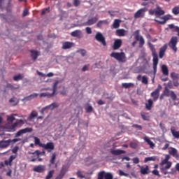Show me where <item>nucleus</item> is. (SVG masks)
<instances>
[{"label": "nucleus", "instance_id": "1", "mask_svg": "<svg viewBox=\"0 0 179 179\" xmlns=\"http://www.w3.org/2000/svg\"><path fill=\"white\" fill-rule=\"evenodd\" d=\"M35 145H39L40 148H43L45 150H47L48 153H52L55 150L54 143L49 142L48 143H42L38 137H35Z\"/></svg>", "mask_w": 179, "mask_h": 179}, {"label": "nucleus", "instance_id": "2", "mask_svg": "<svg viewBox=\"0 0 179 179\" xmlns=\"http://www.w3.org/2000/svg\"><path fill=\"white\" fill-rule=\"evenodd\" d=\"M150 49L152 52L153 71L154 73L155 74L157 73V66H158L159 62L158 54L156 52V50L152 45H150Z\"/></svg>", "mask_w": 179, "mask_h": 179}, {"label": "nucleus", "instance_id": "3", "mask_svg": "<svg viewBox=\"0 0 179 179\" xmlns=\"http://www.w3.org/2000/svg\"><path fill=\"white\" fill-rule=\"evenodd\" d=\"M110 57L120 62H127V56L124 52H113L110 54Z\"/></svg>", "mask_w": 179, "mask_h": 179}, {"label": "nucleus", "instance_id": "4", "mask_svg": "<svg viewBox=\"0 0 179 179\" xmlns=\"http://www.w3.org/2000/svg\"><path fill=\"white\" fill-rule=\"evenodd\" d=\"M59 85V81L56 80L54 84H53V87H52V94H49V93H42L40 94V98H43V97H52L54 96V94H55V92L57 91V86H58Z\"/></svg>", "mask_w": 179, "mask_h": 179}, {"label": "nucleus", "instance_id": "5", "mask_svg": "<svg viewBox=\"0 0 179 179\" xmlns=\"http://www.w3.org/2000/svg\"><path fill=\"white\" fill-rule=\"evenodd\" d=\"M139 29L136 30L134 33V38L136 41H138L140 45H143L145 44V39L143 36L139 34Z\"/></svg>", "mask_w": 179, "mask_h": 179}, {"label": "nucleus", "instance_id": "6", "mask_svg": "<svg viewBox=\"0 0 179 179\" xmlns=\"http://www.w3.org/2000/svg\"><path fill=\"white\" fill-rule=\"evenodd\" d=\"M23 124H24V122L22 120H17L15 123L10 126V130L15 131L17 128H20Z\"/></svg>", "mask_w": 179, "mask_h": 179}, {"label": "nucleus", "instance_id": "7", "mask_svg": "<svg viewBox=\"0 0 179 179\" xmlns=\"http://www.w3.org/2000/svg\"><path fill=\"white\" fill-rule=\"evenodd\" d=\"M162 94L166 96H170L173 101H176L177 100V96L174 93V92L173 91H169V90L167 87L164 88V90Z\"/></svg>", "mask_w": 179, "mask_h": 179}, {"label": "nucleus", "instance_id": "8", "mask_svg": "<svg viewBox=\"0 0 179 179\" xmlns=\"http://www.w3.org/2000/svg\"><path fill=\"white\" fill-rule=\"evenodd\" d=\"M162 85H159L155 91L151 92L150 96L153 98V101H156L159 99V92L162 90Z\"/></svg>", "mask_w": 179, "mask_h": 179}, {"label": "nucleus", "instance_id": "9", "mask_svg": "<svg viewBox=\"0 0 179 179\" xmlns=\"http://www.w3.org/2000/svg\"><path fill=\"white\" fill-rule=\"evenodd\" d=\"M95 39L96 41H99V43H101L103 45H107V43H106V38H104L103 34L100 32L96 33Z\"/></svg>", "mask_w": 179, "mask_h": 179}, {"label": "nucleus", "instance_id": "10", "mask_svg": "<svg viewBox=\"0 0 179 179\" xmlns=\"http://www.w3.org/2000/svg\"><path fill=\"white\" fill-rule=\"evenodd\" d=\"M147 9L146 8H141L134 14V18L135 19H139V17H145V13L146 12Z\"/></svg>", "mask_w": 179, "mask_h": 179}, {"label": "nucleus", "instance_id": "11", "mask_svg": "<svg viewBox=\"0 0 179 179\" xmlns=\"http://www.w3.org/2000/svg\"><path fill=\"white\" fill-rule=\"evenodd\" d=\"M169 150L168 151V153H169L171 156H173V158L176 159L177 160H179V154L176 148L171 147L169 148Z\"/></svg>", "mask_w": 179, "mask_h": 179}, {"label": "nucleus", "instance_id": "12", "mask_svg": "<svg viewBox=\"0 0 179 179\" xmlns=\"http://www.w3.org/2000/svg\"><path fill=\"white\" fill-rule=\"evenodd\" d=\"M97 20H99V17H93L90 19L86 22H84L83 24V26H92L93 24H95V23H97Z\"/></svg>", "mask_w": 179, "mask_h": 179}, {"label": "nucleus", "instance_id": "13", "mask_svg": "<svg viewBox=\"0 0 179 179\" xmlns=\"http://www.w3.org/2000/svg\"><path fill=\"white\" fill-rule=\"evenodd\" d=\"M33 131V129L31 127H27L25 129H20L19 131H17L15 137L21 136L23 134L31 133Z\"/></svg>", "mask_w": 179, "mask_h": 179}, {"label": "nucleus", "instance_id": "14", "mask_svg": "<svg viewBox=\"0 0 179 179\" xmlns=\"http://www.w3.org/2000/svg\"><path fill=\"white\" fill-rule=\"evenodd\" d=\"M58 107H59V105L57 103L54 102V103L50 104L49 106H47L46 107H43L42 108V110H41V114H43V113L47 109H50V110H52L53 109L57 108Z\"/></svg>", "mask_w": 179, "mask_h": 179}, {"label": "nucleus", "instance_id": "15", "mask_svg": "<svg viewBox=\"0 0 179 179\" xmlns=\"http://www.w3.org/2000/svg\"><path fill=\"white\" fill-rule=\"evenodd\" d=\"M137 166H138L140 169L141 174L147 175L150 173V169L148 165H145V166H141L140 164H137Z\"/></svg>", "mask_w": 179, "mask_h": 179}, {"label": "nucleus", "instance_id": "16", "mask_svg": "<svg viewBox=\"0 0 179 179\" xmlns=\"http://www.w3.org/2000/svg\"><path fill=\"white\" fill-rule=\"evenodd\" d=\"M30 57L34 60L36 61L38 59V57L40 56V52L36 50H29Z\"/></svg>", "mask_w": 179, "mask_h": 179}, {"label": "nucleus", "instance_id": "17", "mask_svg": "<svg viewBox=\"0 0 179 179\" xmlns=\"http://www.w3.org/2000/svg\"><path fill=\"white\" fill-rule=\"evenodd\" d=\"M34 172L42 173L45 171V168L44 165H38L33 169Z\"/></svg>", "mask_w": 179, "mask_h": 179}, {"label": "nucleus", "instance_id": "18", "mask_svg": "<svg viewBox=\"0 0 179 179\" xmlns=\"http://www.w3.org/2000/svg\"><path fill=\"white\" fill-rule=\"evenodd\" d=\"M71 35L72 37H76L77 38H83V32H82L80 30H75L71 32Z\"/></svg>", "mask_w": 179, "mask_h": 179}, {"label": "nucleus", "instance_id": "19", "mask_svg": "<svg viewBox=\"0 0 179 179\" xmlns=\"http://www.w3.org/2000/svg\"><path fill=\"white\" fill-rule=\"evenodd\" d=\"M16 156L15 155H11L10 156L8 160H5V162H3L5 166H12V165H13V161L15 159Z\"/></svg>", "mask_w": 179, "mask_h": 179}, {"label": "nucleus", "instance_id": "20", "mask_svg": "<svg viewBox=\"0 0 179 179\" xmlns=\"http://www.w3.org/2000/svg\"><path fill=\"white\" fill-rule=\"evenodd\" d=\"M165 12L162 9L161 7L157 6L156 8H155V16H163Z\"/></svg>", "mask_w": 179, "mask_h": 179}, {"label": "nucleus", "instance_id": "21", "mask_svg": "<svg viewBox=\"0 0 179 179\" xmlns=\"http://www.w3.org/2000/svg\"><path fill=\"white\" fill-rule=\"evenodd\" d=\"M110 153L113 155V156H120L121 155H124L127 153L126 151L122 150H110Z\"/></svg>", "mask_w": 179, "mask_h": 179}, {"label": "nucleus", "instance_id": "22", "mask_svg": "<svg viewBox=\"0 0 179 179\" xmlns=\"http://www.w3.org/2000/svg\"><path fill=\"white\" fill-rule=\"evenodd\" d=\"M10 145V141H0V149H6Z\"/></svg>", "mask_w": 179, "mask_h": 179}, {"label": "nucleus", "instance_id": "23", "mask_svg": "<svg viewBox=\"0 0 179 179\" xmlns=\"http://www.w3.org/2000/svg\"><path fill=\"white\" fill-rule=\"evenodd\" d=\"M143 140L147 143L148 145H150L151 149H153V148L155 147V144L152 143V141L148 136L143 137Z\"/></svg>", "mask_w": 179, "mask_h": 179}, {"label": "nucleus", "instance_id": "24", "mask_svg": "<svg viewBox=\"0 0 179 179\" xmlns=\"http://www.w3.org/2000/svg\"><path fill=\"white\" fill-rule=\"evenodd\" d=\"M38 115V114L36 110H33L32 112H31L29 117H27V121H31L35 117H37Z\"/></svg>", "mask_w": 179, "mask_h": 179}, {"label": "nucleus", "instance_id": "25", "mask_svg": "<svg viewBox=\"0 0 179 179\" xmlns=\"http://www.w3.org/2000/svg\"><path fill=\"white\" fill-rule=\"evenodd\" d=\"M66 173V170L65 169V167L62 168L59 175H58L56 178V179H62L64 176H65V174Z\"/></svg>", "mask_w": 179, "mask_h": 179}, {"label": "nucleus", "instance_id": "26", "mask_svg": "<svg viewBox=\"0 0 179 179\" xmlns=\"http://www.w3.org/2000/svg\"><path fill=\"white\" fill-rule=\"evenodd\" d=\"M122 87L124 89H129L131 87H134V84L132 83H123L122 84Z\"/></svg>", "mask_w": 179, "mask_h": 179}, {"label": "nucleus", "instance_id": "27", "mask_svg": "<svg viewBox=\"0 0 179 179\" xmlns=\"http://www.w3.org/2000/svg\"><path fill=\"white\" fill-rule=\"evenodd\" d=\"M162 21L155 20L157 23H159V24H166V22L169 19H170V15H165L162 17Z\"/></svg>", "mask_w": 179, "mask_h": 179}, {"label": "nucleus", "instance_id": "28", "mask_svg": "<svg viewBox=\"0 0 179 179\" xmlns=\"http://www.w3.org/2000/svg\"><path fill=\"white\" fill-rule=\"evenodd\" d=\"M153 106V101L151 99H148V103H145V108L148 110H151Z\"/></svg>", "mask_w": 179, "mask_h": 179}, {"label": "nucleus", "instance_id": "29", "mask_svg": "<svg viewBox=\"0 0 179 179\" xmlns=\"http://www.w3.org/2000/svg\"><path fill=\"white\" fill-rule=\"evenodd\" d=\"M125 33L126 31L123 29L116 30L117 36H119V37H124V36H125Z\"/></svg>", "mask_w": 179, "mask_h": 179}, {"label": "nucleus", "instance_id": "30", "mask_svg": "<svg viewBox=\"0 0 179 179\" xmlns=\"http://www.w3.org/2000/svg\"><path fill=\"white\" fill-rule=\"evenodd\" d=\"M56 158H57V154H56V152H53L52 154H51L50 159V164L51 165L55 164Z\"/></svg>", "mask_w": 179, "mask_h": 179}, {"label": "nucleus", "instance_id": "31", "mask_svg": "<svg viewBox=\"0 0 179 179\" xmlns=\"http://www.w3.org/2000/svg\"><path fill=\"white\" fill-rule=\"evenodd\" d=\"M161 69L164 76H169V69H167V66L166 65H162V66L161 67Z\"/></svg>", "mask_w": 179, "mask_h": 179}, {"label": "nucleus", "instance_id": "32", "mask_svg": "<svg viewBox=\"0 0 179 179\" xmlns=\"http://www.w3.org/2000/svg\"><path fill=\"white\" fill-rule=\"evenodd\" d=\"M166 50V46H163L162 48H160V50H159V58L160 59H162L163 57H164Z\"/></svg>", "mask_w": 179, "mask_h": 179}, {"label": "nucleus", "instance_id": "33", "mask_svg": "<svg viewBox=\"0 0 179 179\" xmlns=\"http://www.w3.org/2000/svg\"><path fill=\"white\" fill-rule=\"evenodd\" d=\"M171 133L176 139H179V131H176L173 129H171Z\"/></svg>", "mask_w": 179, "mask_h": 179}, {"label": "nucleus", "instance_id": "34", "mask_svg": "<svg viewBox=\"0 0 179 179\" xmlns=\"http://www.w3.org/2000/svg\"><path fill=\"white\" fill-rule=\"evenodd\" d=\"M178 42V39L177 38V36H173L169 42V44H171L172 45H177Z\"/></svg>", "mask_w": 179, "mask_h": 179}, {"label": "nucleus", "instance_id": "35", "mask_svg": "<svg viewBox=\"0 0 179 179\" xmlns=\"http://www.w3.org/2000/svg\"><path fill=\"white\" fill-rule=\"evenodd\" d=\"M120 23H121V20L118 19L115 20L113 24V29H118L120 27Z\"/></svg>", "mask_w": 179, "mask_h": 179}, {"label": "nucleus", "instance_id": "36", "mask_svg": "<svg viewBox=\"0 0 179 179\" xmlns=\"http://www.w3.org/2000/svg\"><path fill=\"white\" fill-rule=\"evenodd\" d=\"M169 29L173 30V31H176L179 34V27L178 26H174L173 24L169 25Z\"/></svg>", "mask_w": 179, "mask_h": 179}, {"label": "nucleus", "instance_id": "37", "mask_svg": "<svg viewBox=\"0 0 179 179\" xmlns=\"http://www.w3.org/2000/svg\"><path fill=\"white\" fill-rule=\"evenodd\" d=\"M141 116L142 117L143 120L149 121L150 120V115L148 113H143L141 114Z\"/></svg>", "mask_w": 179, "mask_h": 179}, {"label": "nucleus", "instance_id": "38", "mask_svg": "<svg viewBox=\"0 0 179 179\" xmlns=\"http://www.w3.org/2000/svg\"><path fill=\"white\" fill-rule=\"evenodd\" d=\"M171 78L173 80H178L179 79V74L176 73V72H173L171 73Z\"/></svg>", "mask_w": 179, "mask_h": 179}, {"label": "nucleus", "instance_id": "39", "mask_svg": "<svg viewBox=\"0 0 179 179\" xmlns=\"http://www.w3.org/2000/svg\"><path fill=\"white\" fill-rule=\"evenodd\" d=\"M106 173L105 171H101L98 173V178L97 179H103L105 178Z\"/></svg>", "mask_w": 179, "mask_h": 179}, {"label": "nucleus", "instance_id": "40", "mask_svg": "<svg viewBox=\"0 0 179 179\" xmlns=\"http://www.w3.org/2000/svg\"><path fill=\"white\" fill-rule=\"evenodd\" d=\"M150 161H156L155 157H149L144 159V163H148Z\"/></svg>", "mask_w": 179, "mask_h": 179}, {"label": "nucleus", "instance_id": "41", "mask_svg": "<svg viewBox=\"0 0 179 179\" xmlns=\"http://www.w3.org/2000/svg\"><path fill=\"white\" fill-rule=\"evenodd\" d=\"M23 78L21 74H18L17 76H13V80L15 82H18L19 80H21Z\"/></svg>", "mask_w": 179, "mask_h": 179}, {"label": "nucleus", "instance_id": "42", "mask_svg": "<svg viewBox=\"0 0 179 179\" xmlns=\"http://www.w3.org/2000/svg\"><path fill=\"white\" fill-rule=\"evenodd\" d=\"M54 174V170H51L48 173V175L46 176L45 179H51Z\"/></svg>", "mask_w": 179, "mask_h": 179}, {"label": "nucleus", "instance_id": "43", "mask_svg": "<svg viewBox=\"0 0 179 179\" xmlns=\"http://www.w3.org/2000/svg\"><path fill=\"white\" fill-rule=\"evenodd\" d=\"M172 13L173 15H178L179 14V6H176L172 9Z\"/></svg>", "mask_w": 179, "mask_h": 179}, {"label": "nucleus", "instance_id": "44", "mask_svg": "<svg viewBox=\"0 0 179 179\" xmlns=\"http://www.w3.org/2000/svg\"><path fill=\"white\" fill-rule=\"evenodd\" d=\"M142 83L143 85H148V78L145 76L142 77Z\"/></svg>", "mask_w": 179, "mask_h": 179}, {"label": "nucleus", "instance_id": "45", "mask_svg": "<svg viewBox=\"0 0 179 179\" xmlns=\"http://www.w3.org/2000/svg\"><path fill=\"white\" fill-rule=\"evenodd\" d=\"M104 23H107V20H100L96 24V27H101Z\"/></svg>", "mask_w": 179, "mask_h": 179}, {"label": "nucleus", "instance_id": "46", "mask_svg": "<svg viewBox=\"0 0 179 179\" xmlns=\"http://www.w3.org/2000/svg\"><path fill=\"white\" fill-rule=\"evenodd\" d=\"M104 179H113V175L108 172L106 173Z\"/></svg>", "mask_w": 179, "mask_h": 179}, {"label": "nucleus", "instance_id": "47", "mask_svg": "<svg viewBox=\"0 0 179 179\" xmlns=\"http://www.w3.org/2000/svg\"><path fill=\"white\" fill-rule=\"evenodd\" d=\"M167 170H168L167 169H164V168H161L160 169L161 173H162L164 175L171 174V173L167 171Z\"/></svg>", "mask_w": 179, "mask_h": 179}, {"label": "nucleus", "instance_id": "48", "mask_svg": "<svg viewBox=\"0 0 179 179\" xmlns=\"http://www.w3.org/2000/svg\"><path fill=\"white\" fill-rule=\"evenodd\" d=\"M15 120V117H14V115H11L7 117V121H8V122H13Z\"/></svg>", "mask_w": 179, "mask_h": 179}, {"label": "nucleus", "instance_id": "49", "mask_svg": "<svg viewBox=\"0 0 179 179\" xmlns=\"http://www.w3.org/2000/svg\"><path fill=\"white\" fill-rule=\"evenodd\" d=\"M122 41L121 39H116L114 42L113 45H122Z\"/></svg>", "mask_w": 179, "mask_h": 179}, {"label": "nucleus", "instance_id": "50", "mask_svg": "<svg viewBox=\"0 0 179 179\" xmlns=\"http://www.w3.org/2000/svg\"><path fill=\"white\" fill-rule=\"evenodd\" d=\"M169 163H171V162H169V160L164 159L162 160V162H161V163H160L159 165H160L161 166H164L165 164H169Z\"/></svg>", "mask_w": 179, "mask_h": 179}, {"label": "nucleus", "instance_id": "51", "mask_svg": "<svg viewBox=\"0 0 179 179\" xmlns=\"http://www.w3.org/2000/svg\"><path fill=\"white\" fill-rule=\"evenodd\" d=\"M85 111L87 113H91L92 112H93V107H92L91 106H89L88 107L85 108Z\"/></svg>", "mask_w": 179, "mask_h": 179}, {"label": "nucleus", "instance_id": "52", "mask_svg": "<svg viewBox=\"0 0 179 179\" xmlns=\"http://www.w3.org/2000/svg\"><path fill=\"white\" fill-rule=\"evenodd\" d=\"M119 174L120 176L129 177V173H127L122 170H119Z\"/></svg>", "mask_w": 179, "mask_h": 179}, {"label": "nucleus", "instance_id": "53", "mask_svg": "<svg viewBox=\"0 0 179 179\" xmlns=\"http://www.w3.org/2000/svg\"><path fill=\"white\" fill-rule=\"evenodd\" d=\"M132 127L138 129L139 131H142V129H143L142 126L138 125L137 124H133Z\"/></svg>", "mask_w": 179, "mask_h": 179}, {"label": "nucleus", "instance_id": "54", "mask_svg": "<svg viewBox=\"0 0 179 179\" xmlns=\"http://www.w3.org/2000/svg\"><path fill=\"white\" fill-rule=\"evenodd\" d=\"M6 87L11 90H15L16 88L14 87V85H11L10 83H7Z\"/></svg>", "mask_w": 179, "mask_h": 179}, {"label": "nucleus", "instance_id": "55", "mask_svg": "<svg viewBox=\"0 0 179 179\" xmlns=\"http://www.w3.org/2000/svg\"><path fill=\"white\" fill-rule=\"evenodd\" d=\"M20 141H21V138H15L13 140H11V139L7 140V141H10V143H15L16 142H19Z\"/></svg>", "mask_w": 179, "mask_h": 179}, {"label": "nucleus", "instance_id": "56", "mask_svg": "<svg viewBox=\"0 0 179 179\" xmlns=\"http://www.w3.org/2000/svg\"><path fill=\"white\" fill-rule=\"evenodd\" d=\"M132 161H133V163L134 164H139V162H140V160H139V158L138 157H134L133 159H132Z\"/></svg>", "mask_w": 179, "mask_h": 179}, {"label": "nucleus", "instance_id": "57", "mask_svg": "<svg viewBox=\"0 0 179 179\" xmlns=\"http://www.w3.org/2000/svg\"><path fill=\"white\" fill-rule=\"evenodd\" d=\"M77 176L80 178H85V176L83 174V173L80 171H77Z\"/></svg>", "mask_w": 179, "mask_h": 179}, {"label": "nucleus", "instance_id": "58", "mask_svg": "<svg viewBox=\"0 0 179 179\" xmlns=\"http://www.w3.org/2000/svg\"><path fill=\"white\" fill-rule=\"evenodd\" d=\"M38 94L34 93V94H31L29 96H27V99H29V98L34 99V98L38 97Z\"/></svg>", "mask_w": 179, "mask_h": 179}, {"label": "nucleus", "instance_id": "59", "mask_svg": "<svg viewBox=\"0 0 179 179\" xmlns=\"http://www.w3.org/2000/svg\"><path fill=\"white\" fill-rule=\"evenodd\" d=\"M73 5L76 6V7H78L79 6V5H80V1L79 0H73Z\"/></svg>", "mask_w": 179, "mask_h": 179}, {"label": "nucleus", "instance_id": "60", "mask_svg": "<svg viewBox=\"0 0 179 179\" xmlns=\"http://www.w3.org/2000/svg\"><path fill=\"white\" fill-rule=\"evenodd\" d=\"M27 15H29V10H27V8H25L23 11L22 16L23 17H24L27 16Z\"/></svg>", "mask_w": 179, "mask_h": 179}, {"label": "nucleus", "instance_id": "61", "mask_svg": "<svg viewBox=\"0 0 179 179\" xmlns=\"http://www.w3.org/2000/svg\"><path fill=\"white\" fill-rule=\"evenodd\" d=\"M172 166V162H168V164H166V166L162 167L164 169H169Z\"/></svg>", "mask_w": 179, "mask_h": 179}, {"label": "nucleus", "instance_id": "62", "mask_svg": "<svg viewBox=\"0 0 179 179\" xmlns=\"http://www.w3.org/2000/svg\"><path fill=\"white\" fill-rule=\"evenodd\" d=\"M18 150H19L18 146H15V148H13L12 152L13 154H16V153H17Z\"/></svg>", "mask_w": 179, "mask_h": 179}, {"label": "nucleus", "instance_id": "63", "mask_svg": "<svg viewBox=\"0 0 179 179\" xmlns=\"http://www.w3.org/2000/svg\"><path fill=\"white\" fill-rule=\"evenodd\" d=\"M87 34H92V28L86 27L85 28Z\"/></svg>", "mask_w": 179, "mask_h": 179}, {"label": "nucleus", "instance_id": "64", "mask_svg": "<svg viewBox=\"0 0 179 179\" xmlns=\"http://www.w3.org/2000/svg\"><path fill=\"white\" fill-rule=\"evenodd\" d=\"M152 173H153L154 175L160 177L159 172L158 170H153V171H152Z\"/></svg>", "mask_w": 179, "mask_h": 179}]
</instances>
